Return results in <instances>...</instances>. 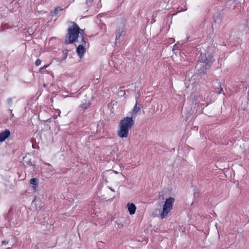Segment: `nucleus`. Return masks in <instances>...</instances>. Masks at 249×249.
I'll list each match as a JSON object with an SVG mask.
<instances>
[{"mask_svg": "<svg viewBox=\"0 0 249 249\" xmlns=\"http://www.w3.org/2000/svg\"><path fill=\"white\" fill-rule=\"evenodd\" d=\"M172 87L176 91H183L184 96L193 102L196 103L198 101V96L196 93L197 84L195 75L188 74L183 82H174L172 84Z\"/></svg>", "mask_w": 249, "mask_h": 249, "instance_id": "f257e3e1", "label": "nucleus"}, {"mask_svg": "<svg viewBox=\"0 0 249 249\" xmlns=\"http://www.w3.org/2000/svg\"><path fill=\"white\" fill-rule=\"evenodd\" d=\"M134 124L135 121L133 117L127 116L124 117L119 123L117 130V136L122 140L127 139Z\"/></svg>", "mask_w": 249, "mask_h": 249, "instance_id": "f03ea898", "label": "nucleus"}, {"mask_svg": "<svg viewBox=\"0 0 249 249\" xmlns=\"http://www.w3.org/2000/svg\"><path fill=\"white\" fill-rule=\"evenodd\" d=\"M175 199L170 197L166 199L162 209H157L155 210V214L160 219H163L166 218L170 213L173 208V204Z\"/></svg>", "mask_w": 249, "mask_h": 249, "instance_id": "7ed1b4c3", "label": "nucleus"}, {"mask_svg": "<svg viewBox=\"0 0 249 249\" xmlns=\"http://www.w3.org/2000/svg\"><path fill=\"white\" fill-rule=\"evenodd\" d=\"M212 57L210 54H207L205 53H201L199 59V62L198 63L197 67L200 72L204 71L206 69L207 66L211 61Z\"/></svg>", "mask_w": 249, "mask_h": 249, "instance_id": "20e7f679", "label": "nucleus"}, {"mask_svg": "<svg viewBox=\"0 0 249 249\" xmlns=\"http://www.w3.org/2000/svg\"><path fill=\"white\" fill-rule=\"evenodd\" d=\"M79 28L76 25L71 26L68 30V40L66 41L69 43H72L75 42L78 37Z\"/></svg>", "mask_w": 249, "mask_h": 249, "instance_id": "39448f33", "label": "nucleus"}, {"mask_svg": "<svg viewBox=\"0 0 249 249\" xmlns=\"http://www.w3.org/2000/svg\"><path fill=\"white\" fill-rule=\"evenodd\" d=\"M234 175L238 179L243 178L246 174L245 170L241 165L235 166L233 168Z\"/></svg>", "mask_w": 249, "mask_h": 249, "instance_id": "423d86ee", "label": "nucleus"}, {"mask_svg": "<svg viewBox=\"0 0 249 249\" xmlns=\"http://www.w3.org/2000/svg\"><path fill=\"white\" fill-rule=\"evenodd\" d=\"M237 34L241 37L249 35V26L247 24L241 25L238 29Z\"/></svg>", "mask_w": 249, "mask_h": 249, "instance_id": "0eeeda50", "label": "nucleus"}, {"mask_svg": "<svg viewBox=\"0 0 249 249\" xmlns=\"http://www.w3.org/2000/svg\"><path fill=\"white\" fill-rule=\"evenodd\" d=\"M31 160V159L29 156L26 155L23 158V161L24 165L32 169L35 168V164H33Z\"/></svg>", "mask_w": 249, "mask_h": 249, "instance_id": "6e6552de", "label": "nucleus"}, {"mask_svg": "<svg viewBox=\"0 0 249 249\" xmlns=\"http://www.w3.org/2000/svg\"><path fill=\"white\" fill-rule=\"evenodd\" d=\"M86 49L83 45H79L76 48V53L80 59H82L86 53Z\"/></svg>", "mask_w": 249, "mask_h": 249, "instance_id": "1a4fd4ad", "label": "nucleus"}, {"mask_svg": "<svg viewBox=\"0 0 249 249\" xmlns=\"http://www.w3.org/2000/svg\"><path fill=\"white\" fill-rule=\"evenodd\" d=\"M197 194L198 192L197 188L195 187H193L188 196V199L191 200V205L193 203V201L192 200H193V199L195 198V197L197 196Z\"/></svg>", "mask_w": 249, "mask_h": 249, "instance_id": "9d476101", "label": "nucleus"}, {"mask_svg": "<svg viewBox=\"0 0 249 249\" xmlns=\"http://www.w3.org/2000/svg\"><path fill=\"white\" fill-rule=\"evenodd\" d=\"M126 207L130 215H133L135 213L136 211V206L132 203H128Z\"/></svg>", "mask_w": 249, "mask_h": 249, "instance_id": "9b49d317", "label": "nucleus"}, {"mask_svg": "<svg viewBox=\"0 0 249 249\" xmlns=\"http://www.w3.org/2000/svg\"><path fill=\"white\" fill-rule=\"evenodd\" d=\"M141 109V105L136 103L133 107L132 112L130 116H128L129 117H133V118H135V117L138 112L140 111Z\"/></svg>", "mask_w": 249, "mask_h": 249, "instance_id": "f8f14e48", "label": "nucleus"}, {"mask_svg": "<svg viewBox=\"0 0 249 249\" xmlns=\"http://www.w3.org/2000/svg\"><path fill=\"white\" fill-rule=\"evenodd\" d=\"M10 131L9 130H5L2 133H0V142H3L10 136Z\"/></svg>", "mask_w": 249, "mask_h": 249, "instance_id": "ddd939ff", "label": "nucleus"}, {"mask_svg": "<svg viewBox=\"0 0 249 249\" xmlns=\"http://www.w3.org/2000/svg\"><path fill=\"white\" fill-rule=\"evenodd\" d=\"M109 175L114 178H118L119 179H122L123 178V175L121 173L115 172L114 171L109 172Z\"/></svg>", "mask_w": 249, "mask_h": 249, "instance_id": "4468645a", "label": "nucleus"}, {"mask_svg": "<svg viewBox=\"0 0 249 249\" xmlns=\"http://www.w3.org/2000/svg\"><path fill=\"white\" fill-rule=\"evenodd\" d=\"M38 179L36 178H33L30 180V183L33 185L32 187L34 190H35L38 186Z\"/></svg>", "mask_w": 249, "mask_h": 249, "instance_id": "2eb2a0df", "label": "nucleus"}, {"mask_svg": "<svg viewBox=\"0 0 249 249\" xmlns=\"http://www.w3.org/2000/svg\"><path fill=\"white\" fill-rule=\"evenodd\" d=\"M61 10H62L61 9H60V8H58V7H57L52 12V14L53 16H56L57 14L58 11H60Z\"/></svg>", "mask_w": 249, "mask_h": 249, "instance_id": "dca6fc26", "label": "nucleus"}, {"mask_svg": "<svg viewBox=\"0 0 249 249\" xmlns=\"http://www.w3.org/2000/svg\"><path fill=\"white\" fill-rule=\"evenodd\" d=\"M41 61L39 59H37L36 61V66H39L41 64Z\"/></svg>", "mask_w": 249, "mask_h": 249, "instance_id": "f3484780", "label": "nucleus"}, {"mask_svg": "<svg viewBox=\"0 0 249 249\" xmlns=\"http://www.w3.org/2000/svg\"><path fill=\"white\" fill-rule=\"evenodd\" d=\"M12 101V99L10 98L7 99V102L8 103V104H10Z\"/></svg>", "mask_w": 249, "mask_h": 249, "instance_id": "a211bd4d", "label": "nucleus"}, {"mask_svg": "<svg viewBox=\"0 0 249 249\" xmlns=\"http://www.w3.org/2000/svg\"><path fill=\"white\" fill-rule=\"evenodd\" d=\"M123 226V225L122 224H119L117 223V228H121Z\"/></svg>", "mask_w": 249, "mask_h": 249, "instance_id": "6ab92c4d", "label": "nucleus"}, {"mask_svg": "<svg viewBox=\"0 0 249 249\" xmlns=\"http://www.w3.org/2000/svg\"><path fill=\"white\" fill-rule=\"evenodd\" d=\"M157 107H159L160 109V111H161V108H162V105L161 104H158L157 105Z\"/></svg>", "mask_w": 249, "mask_h": 249, "instance_id": "aec40b11", "label": "nucleus"}, {"mask_svg": "<svg viewBox=\"0 0 249 249\" xmlns=\"http://www.w3.org/2000/svg\"><path fill=\"white\" fill-rule=\"evenodd\" d=\"M89 104H88L87 106H84V104H83L82 106V107H83L84 109H85V108H87V107H88V106H89Z\"/></svg>", "mask_w": 249, "mask_h": 249, "instance_id": "412c9836", "label": "nucleus"}, {"mask_svg": "<svg viewBox=\"0 0 249 249\" xmlns=\"http://www.w3.org/2000/svg\"><path fill=\"white\" fill-rule=\"evenodd\" d=\"M120 36H121V34L120 35H119L118 36H116V40L119 39L120 38Z\"/></svg>", "mask_w": 249, "mask_h": 249, "instance_id": "4be33fe9", "label": "nucleus"}, {"mask_svg": "<svg viewBox=\"0 0 249 249\" xmlns=\"http://www.w3.org/2000/svg\"><path fill=\"white\" fill-rule=\"evenodd\" d=\"M7 243V242H6V241H2V244H6V243Z\"/></svg>", "mask_w": 249, "mask_h": 249, "instance_id": "5701e85b", "label": "nucleus"}, {"mask_svg": "<svg viewBox=\"0 0 249 249\" xmlns=\"http://www.w3.org/2000/svg\"><path fill=\"white\" fill-rule=\"evenodd\" d=\"M44 68H46V67H44V68H42V69H44Z\"/></svg>", "mask_w": 249, "mask_h": 249, "instance_id": "b1692460", "label": "nucleus"}, {"mask_svg": "<svg viewBox=\"0 0 249 249\" xmlns=\"http://www.w3.org/2000/svg\"><path fill=\"white\" fill-rule=\"evenodd\" d=\"M44 68H46V67H44V68H42V69H44Z\"/></svg>", "mask_w": 249, "mask_h": 249, "instance_id": "393cba45", "label": "nucleus"}, {"mask_svg": "<svg viewBox=\"0 0 249 249\" xmlns=\"http://www.w3.org/2000/svg\"><path fill=\"white\" fill-rule=\"evenodd\" d=\"M44 68H46V67H44V68H42V69H44Z\"/></svg>", "mask_w": 249, "mask_h": 249, "instance_id": "a878e982", "label": "nucleus"}, {"mask_svg": "<svg viewBox=\"0 0 249 249\" xmlns=\"http://www.w3.org/2000/svg\"><path fill=\"white\" fill-rule=\"evenodd\" d=\"M84 43L86 44V42L85 41H84Z\"/></svg>", "mask_w": 249, "mask_h": 249, "instance_id": "bb28decb", "label": "nucleus"}]
</instances>
